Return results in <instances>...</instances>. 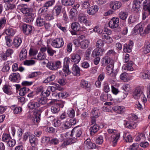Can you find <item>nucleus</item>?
I'll return each mask as SVG.
<instances>
[{
	"mask_svg": "<svg viewBox=\"0 0 150 150\" xmlns=\"http://www.w3.org/2000/svg\"><path fill=\"white\" fill-rule=\"evenodd\" d=\"M132 47V46H129L127 44H125L124 46L123 50L125 52H130Z\"/></svg>",
	"mask_w": 150,
	"mask_h": 150,
	"instance_id": "58",
	"label": "nucleus"
},
{
	"mask_svg": "<svg viewBox=\"0 0 150 150\" xmlns=\"http://www.w3.org/2000/svg\"><path fill=\"white\" fill-rule=\"evenodd\" d=\"M30 91L29 88L26 87H23L20 89L19 94L21 96H24L26 93Z\"/></svg>",
	"mask_w": 150,
	"mask_h": 150,
	"instance_id": "38",
	"label": "nucleus"
},
{
	"mask_svg": "<svg viewBox=\"0 0 150 150\" xmlns=\"http://www.w3.org/2000/svg\"><path fill=\"white\" fill-rule=\"evenodd\" d=\"M52 45L54 47L60 48L64 45L63 40L62 38H56L52 42Z\"/></svg>",
	"mask_w": 150,
	"mask_h": 150,
	"instance_id": "1",
	"label": "nucleus"
},
{
	"mask_svg": "<svg viewBox=\"0 0 150 150\" xmlns=\"http://www.w3.org/2000/svg\"><path fill=\"white\" fill-rule=\"evenodd\" d=\"M124 125L126 127L130 129H134L137 127V124L135 122L131 120H125Z\"/></svg>",
	"mask_w": 150,
	"mask_h": 150,
	"instance_id": "11",
	"label": "nucleus"
},
{
	"mask_svg": "<svg viewBox=\"0 0 150 150\" xmlns=\"http://www.w3.org/2000/svg\"><path fill=\"white\" fill-rule=\"evenodd\" d=\"M54 70H56L61 67V63L60 61L54 62Z\"/></svg>",
	"mask_w": 150,
	"mask_h": 150,
	"instance_id": "63",
	"label": "nucleus"
},
{
	"mask_svg": "<svg viewBox=\"0 0 150 150\" xmlns=\"http://www.w3.org/2000/svg\"><path fill=\"white\" fill-rule=\"evenodd\" d=\"M62 9V6L60 5L56 6L53 10V13L55 14V16L58 17L61 13Z\"/></svg>",
	"mask_w": 150,
	"mask_h": 150,
	"instance_id": "26",
	"label": "nucleus"
},
{
	"mask_svg": "<svg viewBox=\"0 0 150 150\" xmlns=\"http://www.w3.org/2000/svg\"><path fill=\"white\" fill-rule=\"evenodd\" d=\"M70 14V18L71 19H74L77 15L76 10L75 8L71 9L69 12Z\"/></svg>",
	"mask_w": 150,
	"mask_h": 150,
	"instance_id": "40",
	"label": "nucleus"
},
{
	"mask_svg": "<svg viewBox=\"0 0 150 150\" xmlns=\"http://www.w3.org/2000/svg\"><path fill=\"white\" fill-rule=\"evenodd\" d=\"M123 137L126 142H131L132 141V137L129 134H125L124 135Z\"/></svg>",
	"mask_w": 150,
	"mask_h": 150,
	"instance_id": "54",
	"label": "nucleus"
},
{
	"mask_svg": "<svg viewBox=\"0 0 150 150\" xmlns=\"http://www.w3.org/2000/svg\"><path fill=\"white\" fill-rule=\"evenodd\" d=\"M54 1L53 0L47 1L43 5L44 7H45L46 8V9H47L48 7L52 6L54 4Z\"/></svg>",
	"mask_w": 150,
	"mask_h": 150,
	"instance_id": "56",
	"label": "nucleus"
},
{
	"mask_svg": "<svg viewBox=\"0 0 150 150\" xmlns=\"http://www.w3.org/2000/svg\"><path fill=\"white\" fill-rule=\"evenodd\" d=\"M104 41L103 39H100L97 42L96 44V47L98 48H103L102 47L104 46Z\"/></svg>",
	"mask_w": 150,
	"mask_h": 150,
	"instance_id": "43",
	"label": "nucleus"
},
{
	"mask_svg": "<svg viewBox=\"0 0 150 150\" xmlns=\"http://www.w3.org/2000/svg\"><path fill=\"white\" fill-rule=\"evenodd\" d=\"M99 128V126L97 125H94L91 127L90 130L91 134H94L97 132Z\"/></svg>",
	"mask_w": 150,
	"mask_h": 150,
	"instance_id": "45",
	"label": "nucleus"
},
{
	"mask_svg": "<svg viewBox=\"0 0 150 150\" xmlns=\"http://www.w3.org/2000/svg\"><path fill=\"white\" fill-rule=\"evenodd\" d=\"M91 113L93 116L98 118L100 115V111L97 108H94L92 109Z\"/></svg>",
	"mask_w": 150,
	"mask_h": 150,
	"instance_id": "31",
	"label": "nucleus"
},
{
	"mask_svg": "<svg viewBox=\"0 0 150 150\" xmlns=\"http://www.w3.org/2000/svg\"><path fill=\"white\" fill-rule=\"evenodd\" d=\"M110 62V58L108 56H105L103 58V66H105Z\"/></svg>",
	"mask_w": 150,
	"mask_h": 150,
	"instance_id": "50",
	"label": "nucleus"
},
{
	"mask_svg": "<svg viewBox=\"0 0 150 150\" xmlns=\"http://www.w3.org/2000/svg\"><path fill=\"white\" fill-rule=\"evenodd\" d=\"M112 138L111 139L112 142L113 146H115L117 144L118 140L120 138V133L111 136Z\"/></svg>",
	"mask_w": 150,
	"mask_h": 150,
	"instance_id": "28",
	"label": "nucleus"
},
{
	"mask_svg": "<svg viewBox=\"0 0 150 150\" xmlns=\"http://www.w3.org/2000/svg\"><path fill=\"white\" fill-rule=\"evenodd\" d=\"M4 92L7 94H10L11 93V86L8 85H4L3 88Z\"/></svg>",
	"mask_w": 150,
	"mask_h": 150,
	"instance_id": "41",
	"label": "nucleus"
},
{
	"mask_svg": "<svg viewBox=\"0 0 150 150\" xmlns=\"http://www.w3.org/2000/svg\"><path fill=\"white\" fill-rule=\"evenodd\" d=\"M132 64V63H131L130 65H128L123 66L122 68V70L123 71H132L133 70V68L131 66Z\"/></svg>",
	"mask_w": 150,
	"mask_h": 150,
	"instance_id": "53",
	"label": "nucleus"
},
{
	"mask_svg": "<svg viewBox=\"0 0 150 150\" xmlns=\"http://www.w3.org/2000/svg\"><path fill=\"white\" fill-rule=\"evenodd\" d=\"M98 7L97 6H93L87 10V12L90 15H93L98 11Z\"/></svg>",
	"mask_w": 150,
	"mask_h": 150,
	"instance_id": "21",
	"label": "nucleus"
},
{
	"mask_svg": "<svg viewBox=\"0 0 150 150\" xmlns=\"http://www.w3.org/2000/svg\"><path fill=\"white\" fill-rule=\"evenodd\" d=\"M22 42L21 38H15L13 40V44L17 47H18L20 45Z\"/></svg>",
	"mask_w": 150,
	"mask_h": 150,
	"instance_id": "51",
	"label": "nucleus"
},
{
	"mask_svg": "<svg viewBox=\"0 0 150 150\" xmlns=\"http://www.w3.org/2000/svg\"><path fill=\"white\" fill-rule=\"evenodd\" d=\"M122 6L121 3L118 1H113L110 3V7L113 10H116L120 8Z\"/></svg>",
	"mask_w": 150,
	"mask_h": 150,
	"instance_id": "15",
	"label": "nucleus"
},
{
	"mask_svg": "<svg viewBox=\"0 0 150 150\" xmlns=\"http://www.w3.org/2000/svg\"><path fill=\"white\" fill-rule=\"evenodd\" d=\"M28 107L30 109H36L40 106L39 103L35 101L30 102L28 104Z\"/></svg>",
	"mask_w": 150,
	"mask_h": 150,
	"instance_id": "25",
	"label": "nucleus"
},
{
	"mask_svg": "<svg viewBox=\"0 0 150 150\" xmlns=\"http://www.w3.org/2000/svg\"><path fill=\"white\" fill-rule=\"evenodd\" d=\"M13 63V62L11 60L5 62L1 69V71L4 73H8L10 70V66L12 65Z\"/></svg>",
	"mask_w": 150,
	"mask_h": 150,
	"instance_id": "3",
	"label": "nucleus"
},
{
	"mask_svg": "<svg viewBox=\"0 0 150 150\" xmlns=\"http://www.w3.org/2000/svg\"><path fill=\"white\" fill-rule=\"evenodd\" d=\"M77 141V139L75 138H69L63 142L62 144V146L63 147H64L66 146L76 142Z\"/></svg>",
	"mask_w": 150,
	"mask_h": 150,
	"instance_id": "17",
	"label": "nucleus"
},
{
	"mask_svg": "<svg viewBox=\"0 0 150 150\" xmlns=\"http://www.w3.org/2000/svg\"><path fill=\"white\" fill-rule=\"evenodd\" d=\"M89 41L87 40H83L81 39L80 46L82 49H86L87 48Z\"/></svg>",
	"mask_w": 150,
	"mask_h": 150,
	"instance_id": "29",
	"label": "nucleus"
},
{
	"mask_svg": "<svg viewBox=\"0 0 150 150\" xmlns=\"http://www.w3.org/2000/svg\"><path fill=\"white\" fill-rule=\"evenodd\" d=\"M72 29L74 31H79L80 29L79 24L78 23H72L71 26Z\"/></svg>",
	"mask_w": 150,
	"mask_h": 150,
	"instance_id": "44",
	"label": "nucleus"
},
{
	"mask_svg": "<svg viewBox=\"0 0 150 150\" xmlns=\"http://www.w3.org/2000/svg\"><path fill=\"white\" fill-rule=\"evenodd\" d=\"M46 55L44 52L39 53L35 59L39 60H42L45 59L46 58Z\"/></svg>",
	"mask_w": 150,
	"mask_h": 150,
	"instance_id": "42",
	"label": "nucleus"
},
{
	"mask_svg": "<svg viewBox=\"0 0 150 150\" xmlns=\"http://www.w3.org/2000/svg\"><path fill=\"white\" fill-rule=\"evenodd\" d=\"M80 69L79 67L76 64L73 65L72 67L71 73L75 76H79L80 74Z\"/></svg>",
	"mask_w": 150,
	"mask_h": 150,
	"instance_id": "18",
	"label": "nucleus"
},
{
	"mask_svg": "<svg viewBox=\"0 0 150 150\" xmlns=\"http://www.w3.org/2000/svg\"><path fill=\"white\" fill-rule=\"evenodd\" d=\"M11 137L9 134L6 133H4L2 137V141L4 142H7L10 140Z\"/></svg>",
	"mask_w": 150,
	"mask_h": 150,
	"instance_id": "55",
	"label": "nucleus"
},
{
	"mask_svg": "<svg viewBox=\"0 0 150 150\" xmlns=\"http://www.w3.org/2000/svg\"><path fill=\"white\" fill-rule=\"evenodd\" d=\"M6 33H3L1 35H0V38L1 37L8 38L6 35L13 37L15 34V31L12 28H9L6 30Z\"/></svg>",
	"mask_w": 150,
	"mask_h": 150,
	"instance_id": "7",
	"label": "nucleus"
},
{
	"mask_svg": "<svg viewBox=\"0 0 150 150\" xmlns=\"http://www.w3.org/2000/svg\"><path fill=\"white\" fill-rule=\"evenodd\" d=\"M110 96V95L109 94L103 93L101 94L100 96V99L102 101L104 102L108 100V97Z\"/></svg>",
	"mask_w": 150,
	"mask_h": 150,
	"instance_id": "46",
	"label": "nucleus"
},
{
	"mask_svg": "<svg viewBox=\"0 0 150 150\" xmlns=\"http://www.w3.org/2000/svg\"><path fill=\"white\" fill-rule=\"evenodd\" d=\"M6 23V18L3 17L0 19V29L3 28Z\"/></svg>",
	"mask_w": 150,
	"mask_h": 150,
	"instance_id": "59",
	"label": "nucleus"
},
{
	"mask_svg": "<svg viewBox=\"0 0 150 150\" xmlns=\"http://www.w3.org/2000/svg\"><path fill=\"white\" fill-rule=\"evenodd\" d=\"M62 127L63 129H66L71 127V126L69 122L66 121L62 125Z\"/></svg>",
	"mask_w": 150,
	"mask_h": 150,
	"instance_id": "62",
	"label": "nucleus"
},
{
	"mask_svg": "<svg viewBox=\"0 0 150 150\" xmlns=\"http://www.w3.org/2000/svg\"><path fill=\"white\" fill-rule=\"evenodd\" d=\"M113 66L112 65H109L106 67L107 73L108 75H110L113 72Z\"/></svg>",
	"mask_w": 150,
	"mask_h": 150,
	"instance_id": "49",
	"label": "nucleus"
},
{
	"mask_svg": "<svg viewBox=\"0 0 150 150\" xmlns=\"http://www.w3.org/2000/svg\"><path fill=\"white\" fill-rule=\"evenodd\" d=\"M41 113L40 112H35L33 120L35 124L38 123L40 120Z\"/></svg>",
	"mask_w": 150,
	"mask_h": 150,
	"instance_id": "23",
	"label": "nucleus"
},
{
	"mask_svg": "<svg viewBox=\"0 0 150 150\" xmlns=\"http://www.w3.org/2000/svg\"><path fill=\"white\" fill-rule=\"evenodd\" d=\"M26 6V4H21L18 5V8L20 10L21 12L23 13L26 14L27 15L28 13H29V9L28 8L24 7L25 6Z\"/></svg>",
	"mask_w": 150,
	"mask_h": 150,
	"instance_id": "22",
	"label": "nucleus"
},
{
	"mask_svg": "<svg viewBox=\"0 0 150 150\" xmlns=\"http://www.w3.org/2000/svg\"><path fill=\"white\" fill-rule=\"evenodd\" d=\"M146 139V138L144 134L142 133H139L135 139L136 141L141 142L144 141Z\"/></svg>",
	"mask_w": 150,
	"mask_h": 150,
	"instance_id": "36",
	"label": "nucleus"
},
{
	"mask_svg": "<svg viewBox=\"0 0 150 150\" xmlns=\"http://www.w3.org/2000/svg\"><path fill=\"white\" fill-rule=\"evenodd\" d=\"M82 129L78 126L75 127L72 130L71 136H74L77 137H80L82 134Z\"/></svg>",
	"mask_w": 150,
	"mask_h": 150,
	"instance_id": "6",
	"label": "nucleus"
},
{
	"mask_svg": "<svg viewBox=\"0 0 150 150\" xmlns=\"http://www.w3.org/2000/svg\"><path fill=\"white\" fill-rule=\"evenodd\" d=\"M128 16V13L126 11H121L119 14V17L122 20H125Z\"/></svg>",
	"mask_w": 150,
	"mask_h": 150,
	"instance_id": "39",
	"label": "nucleus"
},
{
	"mask_svg": "<svg viewBox=\"0 0 150 150\" xmlns=\"http://www.w3.org/2000/svg\"><path fill=\"white\" fill-rule=\"evenodd\" d=\"M47 50L48 54L50 56H53L54 54L56 52L55 50H53L52 48L49 47H47Z\"/></svg>",
	"mask_w": 150,
	"mask_h": 150,
	"instance_id": "60",
	"label": "nucleus"
},
{
	"mask_svg": "<svg viewBox=\"0 0 150 150\" xmlns=\"http://www.w3.org/2000/svg\"><path fill=\"white\" fill-rule=\"evenodd\" d=\"M68 116L70 117H73L75 115V111L72 108L69 109L67 111Z\"/></svg>",
	"mask_w": 150,
	"mask_h": 150,
	"instance_id": "48",
	"label": "nucleus"
},
{
	"mask_svg": "<svg viewBox=\"0 0 150 150\" xmlns=\"http://www.w3.org/2000/svg\"><path fill=\"white\" fill-rule=\"evenodd\" d=\"M78 20L79 22L84 23L86 26H90L91 22L87 20L86 16L82 14H80L78 17Z\"/></svg>",
	"mask_w": 150,
	"mask_h": 150,
	"instance_id": "8",
	"label": "nucleus"
},
{
	"mask_svg": "<svg viewBox=\"0 0 150 150\" xmlns=\"http://www.w3.org/2000/svg\"><path fill=\"white\" fill-rule=\"evenodd\" d=\"M55 79V75L52 74L47 78L43 82L45 83H47L50 82L54 80Z\"/></svg>",
	"mask_w": 150,
	"mask_h": 150,
	"instance_id": "47",
	"label": "nucleus"
},
{
	"mask_svg": "<svg viewBox=\"0 0 150 150\" xmlns=\"http://www.w3.org/2000/svg\"><path fill=\"white\" fill-rule=\"evenodd\" d=\"M29 142L33 148H36V146H37L38 144V141L34 135H31L29 136Z\"/></svg>",
	"mask_w": 150,
	"mask_h": 150,
	"instance_id": "16",
	"label": "nucleus"
},
{
	"mask_svg": "<svg viewBox=\"0 0 150 150\" xmlns=\"http://www.w3.org/2000/svg\"><path fill=\"white\" fill-rule=\"evenodd\" d=\"M140 76L144 79H149L150 78V72L148 71H145L141 72L140 74Z\"/></svg>",
	"mask_w": 150,
	"mask_h": 150,
	"instance_id": "37",
	"label": "nucleus"
},
{
	"mask_svg": "<svg viewBox=\"0 0 150 150\" xmlns=\"http://www.w3.org/2000/svg\"><path fill=\"white\" fill-rule=\"evenodd\" d=\"M74 1L75 0H61L62 4L66 6L72 5Z\"/></svg>",
	"mask_w": 150,
	"mask_h": 150,
	"instance_id": "34",
	"label": "nucleus"
},
{
	"mask_svg": "<svg viewBox=\"0 0 150 150\" xmlns=\"http://www.w3.org/2000/svg\"><path fill=\"white\" fill-rule=\"evenodd\" d=\"M104 51V49L103 48H96L93 51L92 55L94 57L102 56Z\"/></svg>",
	"mask_w": 150,
	"mask_h": 150,
	"instance_id": "10",
	"label": "nucleus"
},
{
	"mask_svg": "<svg viewBox=\"0 0 150 150\" xmlns=\"http://www.w3.org/2000/svg\"><path fill=\"white\" fill-rule=\"evenodd\" d=\"M143 10L150 14V0H145L142 3Z\"/></svg>",
	"mask_w": 150,
	"mask_h": 150,
	"instance_id": "14",
	"label": "nucleus"
},
{
	"mask_svg": "<svg viewBox=\"0 0 150 150\" xmlns=\"http://www.w3.org/2000/svg\"><path fill=\"white\" fill-rule=\"evenodd\" d=\"M81 86L83 88L86 89L87 91H90V87L88 86L87 81L82 80L81 82Z\"/></svg>",
	"mask_w": 150,
	"mask_h": 150,
	"instance_id": "32",
	"label": "nucleus"
},
{
	"mask_svg": "<svg viewBox=\"0 0 150 150\" xmlns=\"http://www.w3.org/2000/svg\"><path fill=\"white\" fill-rule=\"evenodd\" d=\"M34 17V14L31 13H28L24 18V21L27 23L31 22L33 21Z\"/></svg>",
	"mask_w": 150,
	"mask_h": 150,
	"instance_id": "24",
	"label": "nucleus"
},
{
	"mask_svg": "<svg viewBox=\"0 0 150 150\" xmlns=\"http://www.w3.org/2000/svg\"><path fill=\"white\" fill-rule=\"evenodd\" d=\"M45 22V20L43 18L38 17L36 19L35 24L37 26L42 27L44 25Z\"/></svg>",
	"mask_w": 150,
	"mask_h": 150,
	"instance_id": "27",
	"label": "nucleus"
},
{
	"mask_svg": "<svg viewBox=\"0 0 150 150\" xmlns=\"http://www.w3.org/2000/svg\"><path fill=\"white\" fill-rule=\"evenodd\" d=\"M142 6V1L139 0H134L133 2L132 9L134 11L138 12Z\"/></svg>",
	"mask_w": 150,
	"mask_h": 150,
	"instance_id": "12",
	"label": "nucleus"
},
{
	"mask_svg": "<svg viewBox=\"0 0 150 150\" xmlns=\"http://www.w3.org/2000/svg\"><path fill=\"white\" fill-rule=\"evenodd\" d=\"M122 88L125 92L127 93L131 89V88L130 85L125 84L122 86Z\"/></svg>",
	"mask_w": 150,
	"mask_h": 150,
	"instance_id": "64",
	"label": "nucleus"
},
{
	"mask_svg": "<svg viewBox=\"0 0 150 150\" xmlns=\"http://www.w3.org/2000/svg\"><path fill=\"white\" fill-rule=\"evenodd\" d=\"M22 27L23 33L25 35H30L32 33L33 28L31 26L24 24Z\"/></svg>",
	"mask_w": 150,
	"mask_h": 150,
	"instance_id": "4",
	"label": "nucleus"
},
{
	"mask_svg": "<svg viewBox=\"0 0 150 150\" xmlns=\"http://www.w3.org/2000/svg\"><path fill=\"white\" fill-rule=\"evenodd\" d=\"M11 109L13 110L15 114H19L22 111V108L20 107H16L15 105L11 106Z\"/></svg>",
	"mask_w": 150,
	"mask_h": 150,
	"instance_id": "35",
	"label": "nucleus"
},
{
	"mask_svg": "<svg viewBox=\"0 0 150 150\" xmlns=\"http://www.w3.org/2000/svg\"><path fill=\"white\" fill-rule=\"evenodd\" d=\"M119 19L118 18H113L109 23V26L111 28H116L118 26Z\"/></svg>",
	"mask_w": 150,
	"mask_h": 150,
	"instance_id": "9",
	"label": "nucleus"
},
{
	"mask_svg": "<svg viewBox=\"0 0 150 150\" xmlns=\"http://www.w3.org/2000/svg\"><path fill=\"white\" fill-rule=\"evenodd\" d=\"M64 102H60L58 104H54L52 106L51 110L52 112L54 113H57L60 110V108H63L64 106Z\"/></svg>",
	"mask_w": 150,
	"mask_h": 150,
	"instance_id": "2",
	"label": "nucleus"
},
{
	"mask_svg": "<svg viewBox=\"0 0 150 150\" xmlns=\"http://www.w3.org/2000/svg\"><path fill=\"white\" fill-rule=\"evenodd\" d=\"M103 90L106 93L108 92L110 90L109 84L106 81H105L104 83L103 84Z\"/></svg>",
	"mask_w": 150,
	"mask_h": 150,
	"instance_id": "57",
	"label": "nucleus"
},
{
	"mask_svg": "<svg viewBox=\"0 0 150 150\" xmlns=\"http://www.w3.org/2000/svg\"><path fill=\"white\" fill-rule=\"evenodd\" d=\"M103 141V138L102 136H100L96 138V142L97 144H101Z\"/></svg>",
	"mask_w": 150,
	"mask_h": 150,
	"instance_id": "61",
	"label": "nucleus"
},
{
	"mask_svg": "<svg viewBox=\"0 0 150 150\" xmlns=\"http://www.w3.org/2000/svg\"><path fill=\"white\" fill-rule=\"evenodd\" d=\"M112 110L118 114H122L125 111V108L123 106H115L112 108Z\"/></svg>",
	"mask_w": 150,
	"mask_h": 150,
	"instance_id": "19",
	"label": "nucleus"
},
{
	"mask_svg": "<svg viewBox=\"0 0 150 150\" xmlns=\"http://www.w3.org/2000/svg\"><path fill=\"white\" fill-rule=\"evenodd\" d=\"M50 138L49 137H43L42 138V142L45 144H47L48 143L50 144Z\"/></svg>",
	"mask_w": 150,
	"mask_h": 150,
	"instance_id": "52",
	"label": "nucleus"
},
{
	"mask_svg": "<svg viewBox=\"0 0 150 150\" xmlns=\"http://www.w3.org/2000/svg\"><path fill=\"white\" fill-rule=\"evenodd\" d=\"M144 23H140L137 24L135 27V29L138 30L139 33H140V35L144 34V32L142 33L144 28Z\"/></svg>",
	"mask_w": 150,
	"mask_h": 150,
	"instance_id": "30",
	"label": "nucleus"
},
{
	"mask_svg": "<svg viewBox=\"0 0 150 150\" xmlns=\"http://www.w3.org/2000/svg\"><path fill=\"white\" fill-rule=\"evenodd\" d=\"M9 79L11 82H18L20 79V75L18 73H12L9 76Z\"/></svg>",
	"mask_w": 150,
	"mask_h": 150,
	"instance_id": "5",
	"label": "nucleus"
},
{
	"mask_svg": "<svg viewBox=\"0 0 150 150\" xmlns=\"http://www.w3.org/2000/svg\"><path fill=\"white\" fill-rule=\"evenodd\" d=\"M142 91L140 88H137L133 93V96L135 99H138L142 95Z\"/></svg>",
	"mask_w": 150,
	"mask_h": 150,
	"instance_id": "20",
	"label": "nucleus"
},
{
	"mask_svg": "<svg viewBox=\"0 0 150 150\" xmlns=\"http://www.w3.org/2000/svg\"><path fill=\"white\" fill-rule=\"evenodd\" d=\"M27 51L26 49L23 48L20 53L19 57L20 59L23 60L25 59L27 57Z\"/></svg>",
	"mask_w": 150,
	"mask_h": 150,
	"instance_id": "33",
	"label": "nucleus"
},
{
	"mask_svg": "<svg viewBox=\"0 0 150 150\" xmlns=\"http://www.w3.org/2000/svg\"><path fill=\"white\" fill-rule=\"evenodd\" d=\"M70 57L71 61L75 64L79 63L81 59V57L79 54L75 53L71 54Z\"/></svg>",
	"mask_w": 150,
	"mask_h": 150,
	"instance_id": "13",
	"label": "nucleus"
}]
</instances>
